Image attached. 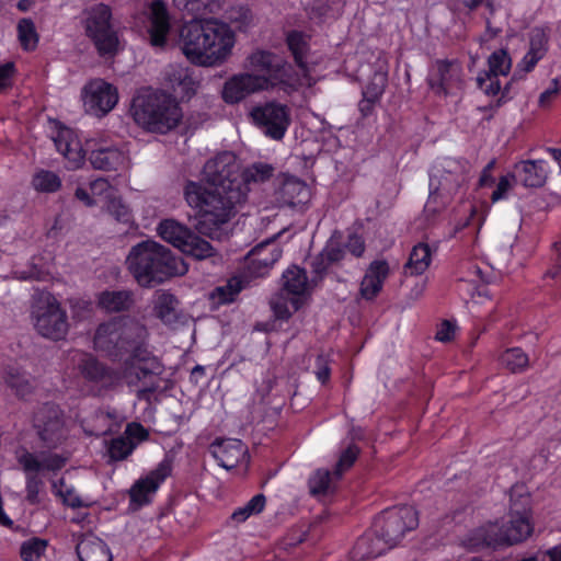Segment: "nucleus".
Returning a JSON list of instances; mask_svg holds the SVG:
<instances>
[{
	"label": "nucleus",
	"instance_id": "f257e3e1",
	"mask_svg": "<svg viewBox=\"0 0 561 561\" xmlns=\"http://www.w3.org/2000/svg\"><path fill=\"white\" fill-rule=\"evenodd\" d=\"M234 34L230 27L215 19H192L179 31V46L184 56L198 66L222 64L231 54Z\"/></svg>",
	"mask_w": 561,
	"mask_h": 561
},
{
	"label": "nucleus",
	"instance_id": "f03ea898",
	"mask_svg": "<svg viewBox=\"0 0 561 561\" xmlns=\"http://www.w3.org/2000/svg\"><path fill=\"white\" fill-rule=\"evenodd\" d=\"M183 193L188 206L197 209L196 230L210 237L231 220L236 214V206L247 198V192L206 188L194 181L185 184Z\"/></svg>",
	"mask_w": 561,
	"mask_h": 561
},
{
	"label": "nucleus",
	"instance_id": "7ed1b4c3",
	"mask_svg": "<svg viewBox=\"0 0 561 561\" xmlns=\"http://www.w3.org/2000/svg\"><path fill=\"white\" fill-rule=\"evenodd\" d=\"M126 265L142 287H152L186 272L181 257L175 256L169 248L152 240L141 241L131 247Z\"/></svg>",
	"mask_w": 561,
	"mask_h": 561
},
{
	"label": "nucleus",
	"instance_id": "20e7f679",
	"mask_svg": "<svg viewBox=\"0 0 561 561\" xmlns=\"http://www.w3.org/2000/svg\"><path fill=\"white\" fill-rule=\"evenodd\" d=\"M130 112L137 125L150 133L167 134L179 126L182 110L171 94L144 90L134 96Z\"/></svg>",
	"mask_w": 561,
	"mask_h": 561
},
{
	"label": "nucleus",
	"instance_id": "39448f33",
	"mask_svg": "<svg viewBox=\"0 0 561 561\" xmlns=\"http://www.w3.org/2000/svg\"><path fill=\"white\" fill-rule=\"evenodd\" d=\"M163 370L161 362L146 350L126 358L122 378L129 387L137 388L138 399L149 400L150 394L160 388Z\"/></svg>",
	"mask_w": 561,
	"mask_h": 561
},
{
	"label": "nucleus",
	"instance_id": "423d86ee",
	"mask_svg": "<svg viewBox=\"0 0 561 561\" xmlns=\"http://www.w3.org/2000/svg\"><path fill=\"white\" fill-rule=\"evenodd\" d=\"M31 318L36 332L45 339L60 341L68 333L67 312L48 291H41L33 296Z\"/></svg>",
	"mask_w": 561,
	"mask_h": 561
},
{
	"label": "nucleus",
	"instance_id": "0eeeda50",
	"mask_svg": "<svg viewBox=\"0 0 561 561\" xmlns=\"http://www.w3.org/2000/svg\"><path fill=\"white\" fill-rule=\"evenodd\" d=\"M84 28L101 57L115 56L119 49V39L112 24L111 8L99 3L85 12Z\"/></svg>",
	"mask_w": 561,
	"mask_h": 561
},
{
	"label": "nucleus",
	"instance_id": "6e6552de",
	"mask_svg": "<svg viewBox=\"0 0 561 561\" xmlns=\"http://www.w3.org/2000/svg\"><path fill=\"white\" fill-rule=\"evenodd\" d=\"M203 175L206 188L248 192L237 157L232 152H220L209 159L204 165Z\"/></svg>",
	"mask_w": 561,
	"mask_h": 561
},
{
	"label": "nucleus",
	"instance_id": "1a4fd4ad",
	"mask_svg": "<svg viewBox=\"0 0 561 561\" xmlns=\"http://www.w3.org/2000/svg\"><path fill=\"white\" fill-rule=\"evenodd\" d=\"M419 525L417 513L412 506L385 511L375 522V531L389 549L396 547L407 531Z\"/></svg>",
	"mask_w": 561,
	"mask_h": 561
},
{
	"label": "nucleus",
	"instance_id": "9d476101",
	"mask_svg": "<svg viewBox=\"0 0 561 561\" xmlns=\"http://www.w3.org/2000/svg\"><path fill=\"white\" fill-rule=\"evenodd\" d=\"M245 68L256 78L265 80V90L284 84L289 79V65L278 55L256 50L247 58Z\"/></svg>",
	"mask_w": 561,
	"mask_h": 561
},
{
	"label": "nucleus",
	"instance_id": "9b49d317",
	"mask_svg": "<svg viewBox=\"0 0 561 561\" xmlns=\"http://www.w3.org/2000/svg\"><path fill=\"white\" fill-rule=\"evenodd\" d=\"M250 116L267 137L275 140H280L284 137L290 124L289 107L275 101L254 106Z\"/></svg>",
	"mask_w": 561,
	"mask_h": 561
},
{
	"label": "nucleus",
	"instance_id": "f8f14e48",
	"mask_svg": "<svg viewBox=\"0 0 561 561\" xmlns=\"http://www.w3.org/2000/svg\"><path fill=\"white\" fill-rule=\"evenodd\" d=\"M33 422L38 437L46 447L56 448L66 438L64 412L58 405L43 404L35 412Z\"/></svg>",
	"mask_w": 561,
	"mask_h": 561
},
{
	"label": "nucleus",
	"instance_id": "ddd939ff",
	"mask_svg": "<svg viewBox=\"0 0 561 561\" xmlns=\"http://www.w3.org/2000/svg\"><path fill=\"white\" fill-rule=\"evenodd\" d=\"M118 101L114 85L103 79H94L83 88V104L85 111L98 117L111 112Z\"/></svg>",
	"mask_w": 561,
	"mask_h": 561
},
{
	"label": "nucleus",
	"instance_id": "4468645a",
	"mask_svg": "<svg viewBox=\"0 0 561 561\" xmlns=\"http://www.w3.org/2000/svg\"><path fill=\"white\" fill-rule=\"evenodd\" d=\"M489 70L479 73L476 81L478 87L488 95H496L501 85L499 76L508 75L512 60L505 49H497L488 59Z\"/></svg>",
	"mask_w": 561,
	"mask_h": 561
},
{
	"label": "nucleus",
	"instance_id": "2eb2a0df",
	"mask_svg": "<svg viewBox=\"0 0 561 561\" xmlns=\"http://www.w3.org/2000/svg\"><path fill=\"white\" fill-rule=\"evenodd\" d=\"M264 83L265 80L256 78L254 73L234 75L225 82L222 99L228 104L239 103L253 93L264 91Z\"/></svg>",
	"mask_w": 561,
	"mask_h": 561
},
{
	"label": "nucleus",
	"instance_id": "dca6fc26",
	"mask_svg": "<svg viewBox=\"0 0 561 561\" xmlns=\"http://www.w3.org/2000/svg\"><path fill=\"white\" fill-rule=\"evenodd\" d=\"M117 320L119 331V347L122 355L129 353H140L146 351V341L148 339V330L145 324L133 318H121Z\"/></svg>",
	"mask_w": 561,
	"mask_h": 561
},
{
	"label": "nucleus",
	"instance_id": "f3484780",
	"mask_svg": "<svg viewBox=\"0 0 561 561\" xmlns=\"http://www.w3.org/2000/svg\"><path fill=\"white\" fill-rule=\"evenodd\" d=\"M171 473V465L168 461H162L158 467L150 471L145 478L139 479L131 486L129 494L131 502L139 506L150 502V495L156 493L160 483Z\"/></svg>",
	"mask_w": 561,
	"mask_h": 561
},
{
	"label": "nucleus",
	"instance_id": "a211bd4d",
	"mask_svg": "<svg viewBox=\"0 0 561 561\" xmlns=\"http://www.w3.org/2000/svg\"><path fill=\"white\" fill-rule=\"evenodd\" d=\"M463 545L472 550H481L507 546V542L503 527L490 523L470 531L463 540Z\"/></svg>",
	"mask_w": 561,
	"mask_h": 561
},
{
	"label": "nucleus",
	"instance_id": "6ab92c4d",
	"mask_svg": "<svg viewBox=\"0 0 561 561\" xmlns=\"http://www.w3.org/2000/svg\"><path fill=\"white\" fill-rule=\"evenodd\" d=\"M282 250L273 240L257 244L248 254V268L256 276H263L280 257Z\"/></svg>",
	"mask_w": 561,
	"mask_h": 561
},
{
	"label": "nucleus",
	"instance_id": "aec40b11",
	"mask_svg": "<svg viewBox=\"0 0 561 561\" xmlns=\"http://www.w3.org/2000/svg\"><path fill=\"white\" fill-rule=\"evenodd\" d=\"M153 312L165 325L174 329L187 322L186 316L179 308L178 298L168 291L157 293Z\"/></svg>",
	"mask_w": 561,
	"mask_h": 561
},
{
	"label": "nucleus",
	"instance_id": "412c9836",
	"mask_svg": "<svg viewBox=\"0 0 561 561\" xmlns=\"http://www.w3.org/2000/svg\"><path fill=\"white\" fill-rule=\"evenodd\" d=\"M209 451L219 466L225 469H232L245 456L247 448L239 439H216L209 446Z\"/></svg>",
	"mask_w": 561,
	"mask_h": 561
},
{
	"label": "nucleus",
	"instance_id": "4be33fe9",
	"mask_svg": "<svg viewBox=\"0 0 561 561\" xmlns=\"http://www.w3.org/2000/svg\"><path fill=\"white\" fill-rule=\"evenodd\" d=\"M149 35L152 46L162 47L170 30L169 14L162 0H154L150 5Z\"/></svg>",
	"mask_w": 561,
	"mask_h": 561
},
{
	"label": "nucleus",
	"instance_id": "5701e85b",
	"mask_svg": "<svg viewBox=\"0 0 561 561\" xmlns=\"http://www.w3.org/2000/svg\"><path fill=\"white\" fill-rule=\"evenodd\" d=\"M451 178L453 174L450 172H446L442 182H439V186H435L434 190L431 191L430 197L425 204V213L430 215L438 213L446 206L450 196L458 191L463 182V178Z\"/></svg>",
	"mask_w": 561,
	"mask_h": 561
},
{
	"label": "nucleus",
	"instance_id": "b1692460",
	"mask_svg": "<svg viewBox=\"0 0 561 561\" xmlns=\"http://www.w3.org/2000/svg\"><path fill=\"white\" fill-rule=\"evenodd\" d=\"M389 275V265L383 260H377L369 267L360 283V295L367 300L374 299L381 290L385 279Z\"/></svg>",
	"mask_w": 561,
	"mask_h": 561
},
{
	"label": "nucleus",
	"instance_id": "393cba45",
	"mask_svg": "<svg viewBox=\"0 0 561 561\" xmlns=\"http://www.w3.org/2000/svg\"><path fill=\"white\" fill-rule=\"evenodd\" d=\"M117 325V320L100 324L93 340L96 350L104 352L113 358L122 356L119 347L121 336Z\"/></svg>",
	"mask_w": 561,
	"mask_h": 561
},
{
	"label": "nucleus",
	"instance_id": "a878e982",
	"mask_svg": "<svg viewBox=\"0 0 561 561\" xmlns=\"http://www.w3.org/2000/svg\"><path fill=\"white\" fill-rule=\"evenodd\" d=\"M79 369L85 379L103 387H112L118 380L117 375L112 369L91 355H85L81 359Z\"/></svg>",
	"mask_w": 561,
	"mask_h": 561
},
{
	"label": "nucleus",
	"instance_id": "bb28decb",
	"mask_svg": "<svg viewBox=\"0 0 561 561\" xmlns=\"http://www.w3.org/2000/svg\"><path fill=\"white\" fill-rule=\"evenodd\" d=\"M53 140L57 150L72 163L73 168L80 165L84 158L83 150L71 129H59Z\"/></svg>",
	"mask_w": 561,
	"mask_h": 561
},
{
	"label": "nucleus",
	"instance_id": "cd10ccee",
	"mask_svg": "<svg viewBox=\"0 0 561 561\" xmlns=\"http://www.w3.org/2000/svg\"><path fill=\"white\" fill-rule=\"evenodd\" d=\"M543 160L522 161L515 165V175L526 187H541L547 180Z\"/></svg>",
	"mask_w": 561,
	"mask_h": 561
},
{
	"label": "nucleus",
	"instance_id": "c85d7f7f",
	"mask_svg": "<svg viewBox=\"0 0 561 561\" xmlns=\"http://www.w3.org/2000/svg\"><path fill=\"white\" fill-rule=\"evenodd\" d=\"M76 550L80 561H112L107 546L93 535L83 536Z\"/></svg>",
	"mask_w": 561,
	"mask_h": 561
},
{
	"label": "nucleus",
	"instance_id": "c756f323",
	"mask_svg": "<svg viewBox=\"0 0 561 561\" xmlns=\"http://www.w3.org/2000/svg\"><path fill=\"white\" fill-rule=\"evenodd\" d=\"M89 161L96 170L112 171L124 167L126 157L117 148H100L91 151Z\"/></svg>",
	"mask_w": 561,
	"mask_h": 561
},
{
	"label": "nucleus",
	"instance_id": "7c9ffc66",
	"mask_svg": "<svg viewBox=\"0 0 561 561\" xmlns=\"http://www.w3.org/2000/svg\"><path fill=\"white\" fill-rule=\"evenodd\" d=\"M436 72L428 79V84L436 93H447L451 82L459 75V68L447 60H436Z\"/></svg>",
	"mask_w": 561,
	"mask_h": 561
},
{
	"label": "nucleus",
	"instance_id": "2f4dec72",
	"mask_svg": "<svg viewBox=\"0 0 561 561\" xmlns=\"http://www.w3.org/2000/svg\"><path fill=\"white\" fill-rule=\"evenodd\" d=\"M165 80L172 91L181 98H190L194 93V79L183 67L170 66L165 71Z\"/></svg>",
	"mask_w": 561,
	"mask_h": 561
},
{
	"label": "nucleus",
	"instance_id": "473e14b6",
	"mask_svg": "<svg viewBox=\"0 0 561 561\" xmlns=\"http://www.w3.org/2000/svg\"><path fill=\"white\" fill-rule=\"evenodd\" d=\"M19 462L27 472H37L42 469L59 470L65 466L66 458L57 454L45 455L38 459L35 455L25 451L19 457Z\"/></svg>",
	"mask_w": 561,
	"mask_h": 561
},
{
	"label": "nucleus",
	"instance_id": "72a5a7b5",
	"mask_svg": "<svg viewBox=\"0 0 561 561\" xmlns=\"http://www.w3.org/2000/svg\"><path fill=\"white\" fill-rule=\"evenodd\" d=\"M278 195L284 205L296 206L307 201L309 188L302 181L290 178L284 181L278 190Z\"/></svg>",
	"mask_w": 561,
	"mask_h": 561
},
{
	"label": "nucleus",
	"instance_id": "f704fd0d",
	"mask_svg": "<svg viewBox=\"0 0 561 561\" xmlns=\"http://www.w3.org/2000/svg\"><path fill=\"white\" fill-rule=\"evenodd\" d=\"M387 549L381 537L366 534L358 538L353 549V557L358 560L374 559L382 554Z\"/></svg>",
	"mask_w": 561,
	"mask_h": 561
},
{
	"label": "nucleus",
	"instance_id": "c9c22d12",
	"mask_svg": "<svg viewBox=\"0 0 561 561\" xmlns=\"http://www.w3.org/2000/svg\"><path fill=\"white\" fill-rule=\"evenodd\" d=\"M181 251L184 254L194 257L195 260L211 259L213 262L220 260L216 249L208 241L195 234L194 232L190 233V237L184 242Z\"/></svg>",
	"mask_w": 561,
	"mask_h": 561
},
{
	"label": "nucleus",
	"instance_id": "e433bc0d",
	"mask_svg": "<svg viewBox=\"0 0 561 561\" xmlns=\"http://www.w3.org/2000/svg\"><path fill=\"white\" fill-rule=\"evenodd\" d=\"M158 234L165 240L167 242L173 244L174 247L182 249L184 242L190 237L192 232L188 228L181 225L174 219H164L162 220L158 228Z\"/></svg>",
	"mask_w": 561,
	"mask_h": 561
},
{
	"label": "nucleus",
	"instance_id": "4c0bfd02",
	"mask_svg": "<svg viewBox=\"0 0 561 561\" xmlns=\"http://www.w3.org/2000/svg\"><path fill=\"white\" fill-rule=\"evenodd\" d=\"M174 5L192 16V19H203L215 13L219 9L218 0H173Z\"/></svg>",
	"mask_w": 561,
	"mask_h": 561
},
{
	"label": "nucleus",
	"instance_id": "58836bf2",
	"mask_svg": "<svg viewBox=\"0 0 561 561\" xmlns=\"http://www.w3.org/2000/svg\"><path fill=\"white\" fill-rule=\"evenodd\" d=\"M131 305L133 295L128 290H106L99 296V306L108 312L128 310Z\"/></svg>",
	"mask_w": 561,
	"mask_h": 561
},
{
	"label": "nucleus",
	"instance_id": "ea45409f",
	"mask_svg": "<svg viewBox=\"0 0 561 561\" xmlns=\"http://www.w3.org/2000/svg\"><path fill=\"white\" fill-rule=\"evenodd\" d=\"M432 252L426 243H419L413 247L409 261L404 265V271L410 275H421L430 266Z\"/></svg>",
	"mask_w": 561,
	"mask_h": 561
},
{
	"label": "nucleus",
	"instance_id": "a19ab883",
	"mask_svg": "<svg viewBox=\"0 0 561 561\" xmlns=\"http://www.w3.org/2000/svg\"><path fill=\"white\" fill-rule=\"evenodd\" d=\"M507 546L522 542L533 533L529 516H511L507 526H502Z\"/></svg>",
	"mask_w": 561,
	"mask_h": 561
},
{
	"label": "nucleus",
	"instance_id": "79ce46f5",
	"mask_svg": "<svg viewBox=\"0 0 561 561\" xmlns=\"http://www.w3.org/2000/svg\"><path fill=\"white\" fill-rule=\"evenodd\" d=\"M3 380L18 397L24 398L33 391V385L27 375L13 366H7L3 371Z\"/></svg>",
	"mask_w": 561,
	"mask_h": 561
},
{
	"label": "nucleus",
	"instance_id": "37998d69",
	"mask_svg": "<svg viewBox=\"0 0 561 561\" xmlns=\"http://www.w3.org/2000/svg\"><path fill=\"white\" fill-rule=\"evenodd\" d=\"M282 279L284 290L293 296L302 295L308 286L306 271L298 266L287 268L284 272Z\"/></svg>",
	"mask_w": 561,
	"mask_h": 561
},
{
	"label": "nucleus",
	"instance_id": "c03bdc74",
	"mask_svg": "<svg viewBox=\"0 0 561 561\" xmlns=\"http://www.w3.org/2000/svg\"><path fill=\"white\" fill-rule=\"evenodd\" d=\"M270 304L277 319L287 320L300 308L301 300L297 296L287 297L284 293H279L272 297Z\"/></svg>",
	"mask_w": 561,
	"mask_h": 561
},
{
	"label": "nucleus",
	"instance_id": "a18cd8bd",
	"mask_svg": "<svg viewBox=\"0 0 561 561\" xmlns=\"http://www.w3.org/2000/svg\"><path fill=\"white\" fill-rule=\"evenodd\" d=\"M16 30L22 48L24 50H34L38 44V34L34 22L28 18L21 19Z\"/></svg>",
	"mask_w": 561,
	"mask_h": 561
},
{
	"label": "nucleus",
	"instance_id": "49530a36",
	"mask_svg": "<svg viewBox=\"0 0 561 561\" xmlns=\"http://www.w3.org/2000/svg\"><path fill=\"white\" fill-rule=\"evenodd\" d=\"M32 185L38 192L54 193L60 188L61 180L53 171L39 170L33 175Z\"/></svg>",
	"mask_w": 561,
	"mask_h": 561
},
{
	"label": "nucleus",
	"instance_id": "de8ad7c7",
	"mask_svg": "<svg viewBox=\"0 0 561 561\" xmlns=\"http://www.w3.org/2000/svg\"><path fill=\"white\" fill-rule=\"evenodd\" d=\"M501 362L512 373H520L528 367L529 358L522 348L513 347L502 354Z\"/></svg>",
	"mask_w": 561,
	"mask_h": 561
},
{
	"label": "nucleus",
	"instance_id": "09e8293b",
	"mask_svg": "<svg viewBox=\"0 0 561 561\" xmlns=\"http://www.w3.org/2000/svg\"><path fill=\"white\" fill-rule=\"evenodd\" d=\"M287 45L295 58L297 66L301 69H306L308 45L305 36L300 32L293 31L287 35Z\"/></svg>",
	"mask_w": 561,
	"mask_h": 561
},
{
	"label": "nucleus",
	"instance_id": "8fccbe9b",
	"mask_svg": "<svg viewBox=\"0 0 561 561\" xmlns=\"http://www.w3.org/2000/svg\"><path fill=\"white\" fill-rule=\"evenodd\" d=\"M511 516H529L530 496L523 486L511 490Z\"/></svg>",
	"mask_w": 561,
	"mask_h": 561
},
{
	"label": "nucleus",
	"instance_id": "3c124183",
	"mask_svg": "<svg viewBox=\"0 0 561 561\" xmlns=\"http://www.w3.org/2000/svg\"><path fill=\"white\" fill-rule=\"evenodd\" d=\"M388 83V71L380 67L376 70L370 78L368 84L363 90L364 96L374 98L380 100Z\"/></svg>",
	"mask_w": 561,
	"mask_h": 561
},
{
	"label": "nucleus",
	"instance_id": "603ef678",
	"mask_svg": "<svg viewBox=\"0 0 561 561\" xmlns=\"http://www.w3.org/2000/svg\"><path fill=\"white\" fill-rule=\"evenodd\" d=\"M137 443L129 437L119 436L112 439L108 447V455L112 460L118 461L126 459L135 449Z\"/></svg>",
	"mask_w": 561,
	"mask_h": 561
},
{
	"label": "nucleus",
	"instance_id": "864d4df0",
	"mask_svg": "<svg viewBox=\"0 0 561 561\" xmlns=\"http://www.w3.org/2000/svg\"><path fill=\"white\" fill-rule=\"evenodd\" d=\"M265 496L263 494H256L253 496L244 506L236 510L231 518L238 523L244 522L253 514H259L265 506Z\"/></svg>",
	"mask_w": 561,
	"mask_h": 561
},
{
	"label": "nucleus",
	"instance_id": "5fc2aeb1",
	"mask_svg": "<svg viewBox=\"0 0 561 561\" xmlns=\"http://www.w3.org/2000/svg\"><path fill=\"white\" fill-rule=\"evenodd\" d=\"M106 196L108 197L106 206L108 214L119 222H130L133 216L129 207L126 204H124L123 201L118 197H112L111 195Z\"/></svg>",
	"mask_w": 561,
	"mask_h": 561
},
{
	"label": "nucleus",
	"instance_id": "6e6d98bb",
	"mask_svg": "<svg viewBox=\"0 0 561 561\" xmlns=\"http://www.w3.org/2000/svg\"><path fill=\"white\" fill-rule=\"evenodd\" d=\"M310 492L314 495L327 494L331 488V473L329 470L319 469L309 480Z\"/></svg>",
	"mask_w": 561,
	"mask_h": 561
},
{
	"label": "nucleus",
	"instance_id": "4d7b16f0",
	"mask_svg": "<svg viewBox=\"0 0 561 561\" xmlns=\"http://www.w3.org/2000/svg\"><path fill=\"white\" fill-rule=\"evenodd\" d=\"M46 541L37 538L25 541L21 546L20 554L23 561H36L46 549Z\"/></svg>",
	"mask_w": 561,
	"mask_h": 561
},
{
	"label": "nucleus",
	"instance_id": "13d9d810",
	"mask_svg": "<svg viewBox=\"0 0 561 561\" xmlns=\"http://www.w3.org/2000/svg\"><path fill=\"white\" fill-rule=\"evenodd\" d=\"M359 454V448L356 445H350L341 455L334 474L336 478H340L342 473L350 469L355 460L357 459V456Z\"/></svg>",
	"mask_w": 561,
	"mask_h": 561
},
{
	"label": "nucleus",
	"instance_id": "bf43d9fd",
	"mask_svg": "<svg viewBox=\"0 0 561 561\" xmlns=\"http://www.w3.org/2000/svg\"><path fill=\"white\" fill-rule=\"evenodd\" d=\"M273 169L266 164H257L253 165L248 170L245 178H243L244 183L248 181L253 182H264L265 180L272 176Z\"/></svg>",
	"mask_w": 561,
	"mask_h": 561
},
{
	"label": "nucleus",
	"instance_id": "052dcab7",
	"mask_svg": "<svg viewBox=\"0 0 561 561\" xmlns=\"http://www.w3.org/2000/svg\"><path fill=\"white\" fill-rule=\"evenodd\" d=\"M43 485V481L34 474L27 477L26 481V501L35 505L39 503V490Z\"/></svg>",
	"mask_w": 561,
	"mask_h": 561
},
{
	"label": "nucleus",
	"instance_id": "680f3d73",
	"mask_svg": "<svg viewBox=\"0 0 561 561\" xmlns=\"http://www.w3.org/2000/svg\"><path fill=\"white\" fill-rule=\"evenodd\" d=\"M515 174H506L500 178L495 191L492 193V202H497L504 198L507 192L512 188V183L516 181Z\"/></svg>",
	"mask_w": 561,
	"mask_h": 561
},
{
	"label": "nucleus",
	"instance_id": "e2e57ef3",
	"mask_svg": "<svg viewBox=\"0 0 561 561\" xmlns=\"http://www.w3.org/2000/svg\"><path fill=\"white\" fill-rule=\"evenodd\" d=\"M546 45H547L546 34L541 30H535L531 33L529 50L543 57L547 51Z\"/></svg>",
	"mask_w": 561,
	"mask_h": 561
},
{
	"label": "nucleus",
	"instance_id": "0e129e2a",
	"mask_svg": "<svg viewBox=\"0 0 561 561\" xmlns=\"http://www.w3.org/2000/svg\"><path fill=\"white\" fill-rule=\"evenodd\" d=\"M561 89V82L558 79H553L550 82L549 88H547L539 96L540 106H548L552 100L559 94Z\"/></svg>",
	"mask_w": 561,
	"mask_h": 561
},
{
	"label": "nucleus",
	"instance_id": "69168bd1",
	"mask_svg": "<svg viewBox=\"0 0 561 561\" xmlns=\"http://www.w3.org/2000/svg\"><path fill=\"white\" fill-rule=\"evenodd\" d=\"M345 248L356 257H360L365 252V242L358 234H350Z\"/></svg>",
	"mask_w": 561,
	"mask_h": 561
},
{
	"label": "nucleus",
	"instance_id": "338daca9",
	"mask_svg": "<svg viewBox=\"0 0 561 561\" xmlns=\"http://www.w3.org/2000/svg\"><path fill=\"white\" fill-rule=\"evenodd\" d=\"M455 331H456V325L448 320H444L440 323L435 337H436V340H438L440 342H449L454 339Z\"/></svg>",
	"mask_w": 561,
	"mask_h": 561
},
{
	"label": "nucleus",
	"instance_id": "774afa93",
	"mask_svg": "<svg viewBox=\"0 0 561 561\" xmlns=\"http://www.w3.org/2000/svg\"><path fill=\"white\" fill-rule=\"evenodd\" d=\"M322 257L330 265L343 260L345 253L344 250L339 245H328L322 252Z\"/></svg>",
	"mask_w": 561,
	"mask_h": 561
}]
</instances>
